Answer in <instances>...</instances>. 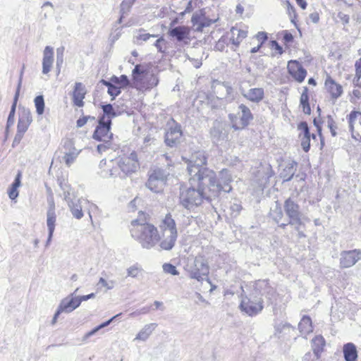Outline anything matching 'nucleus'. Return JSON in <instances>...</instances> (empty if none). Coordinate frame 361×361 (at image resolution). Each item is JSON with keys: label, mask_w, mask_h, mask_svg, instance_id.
Here are the masks:
<instances>
[{"label": "nucleus", "mask_w": 361, "mask_h": 361, "mask_svg": "<svg viewBox=\"0 0 361 361\" xmlns=\"http://www.w3.org/2000/svg\"><path fill=\"white\" fill-rule=\"evenodd\" d=\"M188 178L189 186L181 185L180 188V204L188 210H192L200 206L204 201L213 204L216 194L214 189H211L213 182L204 181V184L197 181H192Z\"/></svg>", "instance_id": "f257e3e1"}, {"label": "nucleus", "mask_w": 361, "mask_h": 361, "mask_svg": "<svg viewBox=\"0 0 361 361\" xmlns=\"http://www.w3.org/2000/svg\"><path fill=\"white\" fill-rule=\"evenodd\" d=\"M274 293V288L269 286L267 280H259L255 283L253 290L248 295H241L239 309L250 317L256 316L264 308L262 296L271 299Z\"/></svg>", "instance_id": "f03ea898"}, {"label": "nucleus", "mask_w": 361, "mask_h": 361, "mask_svg": "<svg viewBox=\"0 0 361 361\" xmlns=\"http://www.w3.org/2000/svg\"><path fill=\"white\" fill-rule=\"evenodd\" d=\"M207 158L203 152H197L192 154L188 161L187 171L189 178L192 181L204 184V181H214V171L207 166Z\"/></svg>", "instance_id": "7ed1b4c3"}, {"label": "nucleus", "mask_w": 361, "mask_h": 361, "mask_svg": "<svg viewBox=\"0 0 361 361\" xmlns=\"http://www.w3.org/2000/svg\"><path fill=\"white\" fill-rule=\"evenodd\" d=\"M132 226L131 235L143 248L150 249L161 240L157 228L153 224H140L138 220H134Z\"/></svg>", "instance_id": "20e7f679"}, {"label": "nucleus", "mask_w": 361, "mask_h": 361, "mask_svg": "<svg viewBox=\"0 0 361 361\" xmlns=\"http://www.w3.org/2000/svg\"><path fill=\"white\" fill-rule=\"evenodd\" d=\"M118 168H113L110 170V176L116 177L119 176L124 178L135 173L140 167L137 153L133 151L128 157L119 158L117 161Z\"/></svg>", "instance_id": "39448f33"}, {"label": "nucleus", "mask_w": 361, "mask_h": 361, "mask_svg": "<svg viewBox=\"0 0 361 361\" xmlns=\"http://www.w3.org/2000/svg\"><path fill=\"white\" fill-rule=\"evenodd\" d=\"M228 118L231 128L235 130H240L246 128L254 119V116L248 106L240 104L237 114H229Z\"/></svg>", "instance_id": "423d86ee"}, {"label": "nucleus", "mask_w": 361, "mask_h": 361, "mask_svg": "<svg viewBox=\"0 0 361 361\" xmlns=\"http://www.w3.org/2000/svg\"><path fill=\"white\" fill-rule=\"evenodd\" d=\"M213 181V187L211 189H214L216 192L215 200L219 201V197L224 193H228L232 190L231 183L233 181L231 173L227 169H223L217 178L216 174L214 172V178Z\"/></svg>", "instance_id": "0eeeda50"}, {"label": "nucleus", "mask_w": 361, "mask_h": 361, "mask_svg": "<svg viewBox=\"0 0 361 361\" xmlns=\"http://www.w3.org/2000/svg\"><path fill=\"white\" fill-rule=\"evenodd\" d=\"M284 213L289 219L290 225H300L303 219V214L299 204L293 198L288 197L283 204Z\"/></svg>", "instance_id": "6e6552de"}, {"label": "nucleus", "mask_w": 361, "mask_h": 361, "mask_svg": "<svg viewBox=\"0 0 361 361\" xmlns=\"http://www.w3.org/2000/svg\"><path fill=\"white\" fill-rule=\"evenodd\" d=\"M169 173L165 169L161 168L154 169L146 183V187L152 192H159L165 185Z\"/></svg>", "instance_id": "1a4fd4ad"}, {"label": "nucleus", "mask_w": 361, "mask_h": 361, "mask_svg": "<svg viewBox=\"0 0 361 361\" xmlns=\"http://www.w3.org/2000/svg\"><path fill=\"white\" fill-rule=\"evenodd\" d=\"M352 137L361 142V112L353 110L347 116Z\"/></svg>", "instance_id": "9d476101"}, {"label": "nucleus", "mask_w": 361, "mask_h": 361, "mask_svg": "<svg viewBox=\"0 0 361 361\" xmlns=\"http://www.w3.org/2000/svg\"><path fill=\"white\" fill-rule=\"evenodd\" d=\"M210 136L214 143L218 144L220 142L228 140V126L225 122L215 120L210 129Z\"/></svg>", "instance_id": "9b49d317"}, {"label": "nucleus", "mask_w": 361, "mask_h": 361, "mask_svg": "<svg viewBox=\"0 0 361 361\" xmlns=\"http://www.w3.org/2000/svg\"><path fill=\"white\" fill-rule=\"evenodd\" d=\"M98 125L97 126L92 138L97 141H111L113 139V133L111 132L112 122L102 121L98 120Z\"/></svg>", "instance_id": "f8f14e48"}, {"label": "nucleus", "mask_w": 361, "mask_h": 361, "mask_svg": "<svg viewBox=\"0 0 361 361\" xmlns=\"http://www.w3.org/2000/svg\"><path fill=\"white\" fill-rule=\"evenodd\" d=\"M361 259V250H344L340 254V267L350 268Z\"/></svg>", "instance_id": "ddd939ff"}, {"label": "nucleus", "mask_w": 361, "mask_h": 361, "mask_svg": "<svg viewBox=\"0 0 361 361\" xmlns=\"http://www.w3.org/2000/svg\"><path fill=\"white\" fill-rule=\"evenodd\" d=\"M183 133L180 124L176 123L174 126L169 128L164 136L165 144L170 147H176L180 143Z\"/></svg>", "instance_id": "4468645a"}, {"label": "nucleus", "mask_w": 361, "mask_h": 361, "mask_svg": "<svg viewBox=\"0 0 361 361\" xmlns=\"http://www.w3.org/2000/svg\"><path fill=\"white\" fill-rule=\"evenodd\" d=\"M287 68L288 73L295 81L299 83L304 81L307 75V71L300 62L291 60L288 62Z\"/></svg>", "instance_id": "2eb2a0df"}, {"label": "nucleus", "mask_w": 361, "mask_h": 361, "mask_svg": "<svg viewBox=\"0 0 361 361\" xmlns=\"http://www.w3.org/2000/svg\"><path fill=\"white\" fill-rule=\"evenodd\" d=\"M78 288L68 297L63 299L58 306L63 312L70 313L80 305V301L75 294L78 292Z\"/></svg>", "instance_id": "dca6fc26"}, {"label": "nucleus", "mask_w": 361, "mask_h": 361, "mask_svg": "<svg viewBox=\"0 0 361 361\" xmlns=\"http://www.w3.org/2000/svg\"><path fill=\"white\" fill-rule=\"evenodd\" d=\"M242 95L247 100L258 104L264 97V90L261 87H255L248 90L247 91H243Z\"/></svg>", "instance_id": "f3484780"}, {"label": "nucleus", "mask_w": 361, "mask_h": 361, "mask_svg": "<svg viewBox=\"0 0 361 361\" xmlns=\"http://www.w3.org/2000/svg\"><path fill=\"white\" fill-rule=\"evenodd\" d=\"M54 62V49L47 46L43 51L42 73L47 74L50 72Z\"/></svg>", "instance_id": "a211bd4d"}, {"label": "nucleus", "mask_w": 361, "mask_h": 361, "mask_svg": "<svg viewBox=\"0 0 361 361\" xmlns=\"http://www.w3.org/2000/svg\"><path fill=\"white\" fill-rule=\"evenodd\" d=\"M168 33L178 42H183L186 39H189L190 30L185 26H177L171 27Z\"/></svg>", "instance_id": "6ab92c4d"}, {"label": "nucleus", "mask_w": 361, "mask_h": 361, "mask_svg": "<svg viewBox=\"0 0 361 361\" xmlns=\"http://www.w3.org/2000/svg\"><path fill=\"white\" fill-rule=\"evenodd\" d=\"M100 106L103 114L99 117L98 120L102 121H109V120L112 122L114 118L119 116L120 112L117 109L115 110L111 104H102Z\"/></svg>", "instance_id": "aec40b11"}, {"label": "nucleus", "mask_w": 361, "mask_h": 361, "mask_svg": "<svg viewBox=\"0 0 361 361\" xmlns=\"http://www.w3.org/2000/svg\"><path fill=\"white\" fill-rule=\"evenodd\" d=\"M64 200L68 202L71 212L74 217L80 219L83 216L82 207L78 204L79 200L74 201L71 200L69 192L64 191Z\"/></svg>", "instance_id": "412c9836"}, {"label": "nucleus", "mask_w": 361, "mask_h": 361, "mask_svg": "<svg viewBox=\"0 0 361 361\" xmlns=\"http://www.w3.org/2000/svg\"><path fill=\"white\" fill-rule=\"evenodd\" d=\"M325 86L333 99H338L343 94V87L336 83L334 79L328 76L325 80Z\"/></svg>", "instance_id": "4be33fe9"}, {"label": "nucleus", "mask_w": 361, "mask_h": 361, "mask_svg": "<svg viewBox=\"0 0 361 361\" xmlns=\"http://www.w3.org/2000/svg\"><path fill=\"white\" fill-rule=\"evenodd\" d=\"M160 228L162 233L178 235L175 220L171 217L170 214L166 215Z\"/></svg>", "instance_id": "5701e85b"}, {"label": "nucleus", "mask_w": 361, "mask_h": 361, "mask_svg": "<svg viewBox=\"0 0 361 361\" xmlns=\"http://www.w3.org/2000/svg\"><path fill=\"white\" fill-rule=\"evenodd\" d=\"M85 91L84 86L81 82H75L73 93V100L75 106L82 107L84 106L83 99L85 98Z\"/></svg>", "instance_id": "b1692460"}, {"label": "nucleus", "mask_w": 361, "mask_h": 361, "mask_svg": "<svg viewBox=\"0 0 361 361\" xmlns=\"http://www.w3.org/2000/svg\"><path fill=\"white\" fill-rule=\"evenodd\" d=\"M297 165L295 161H290L286 164L285 168L280 173V177L283 178V182L290 181L293 178Z\"/></svg>", "instance_id": "393cba45"}, {"label": "nucleus", "mask_w": 361, "mask_h": 361, "mask_svg": "<svg viewBox=\"0 0 361 361\" xmlns=\"http://www.w3.org/2000/svg\"><path fill=\"white\" fill-rule=\"evenodd\" d=\"M345 361H357V350L356 345L353 343H347L343 347Z\"/></svg>", "instance_id": "a878e982"}, {"label": "nucleus", "mask_w": 361, "mask_h": 361, "mask_svg": "<svg viewBox=\"0 0 361 361\" xmlns=\"http://www.w3.org/2000/svg\"><path fill=\"white\" fill-rule=\"evenodd\" d=\"M149 72V67L147 64H137L132 71L133 79L135 82H142L145 76Z\"/></svg>", "instance_id": "bb28decb"}, {"label": "nucleus", "mask_w": 361, "mask_h": 361, "mask_svg": "<svg viewBox=\"0 0 361 361\" xmlns=\"http://www.w3.org/2000/svg\"><path fill=\"white\" fill-rule=\"evenodd\" d=\"M312 349L317 357H321L326 345V341L322 335H317L312 339Z\"/></svg>", "instance_id": "cd10ccee"}, {"label": "nucleus", "mask_w": 361, "mask_h": 361, "mask_svg": "<svg viewBox=\"0 0 361 361\" xmlns=\"http://www.w3.org/2000/svg\"><path fill=\"white\" fill-rule=\"evenodd\" d=\"M56 221V215L55 212V204L53 201L49 202V209L47 212V225L48 231L54 232Z\"/></svg>", "instance_id": "c85d7f7f"}, {"label": "nucleus", "mask_w": 361, "mask_h": 361, "mask_svg": "<svg viewBox=\"0 0 361 361\" xmlns=\"http://www.w3.org/2000/svg\"><path fill=\"white\" fill-rule=\"evenodd\" d=\"M177 237L178 235L162 233V239L159 244L160 247L164 250H172L175 245Z\"/></svg>", "instance_id": "c756f323"}, {"label": "nucleus", "mask_w": 361, "mask_h": 361, "mask_svg": "<svg viewBox=\"0 0 361 361\" xmlns=\"http://www.w3.org/2000/svg\"><path fill=\"white\" fill-rule=\"evenodd\" d=\"M21 172L18 171L15 177L13 182L10 185L8 190V195L11 200H16L19 195L18 188L21 185Z\"/></svg>", "instance_id": "7c9ffc66"}, {"label": "nucleus", "mask_w": 361, "mask_h": 361, "mask_svg": "<svg viewBox=\"0 0 361 361\" xmlns=\"http://www.w3.org/2000/svg\"><path fill=\"white\" fill-rule=\"evenodd\" d=\"M298 329L302 336H306L308 334L312 332L313 327L312 319L307 315H304L298 324Z\"/></svg>", "instance_id": "2f4dec72"}, {"label": "nucleus", "mask_w": 361, "mask_h": 361, "mask_svg": "<svg viewBox=\"0 0 361 361\" xmlns=\"http://www.w3.org/2000/svg\"><path fill=\"white\" fill-rule=\"evenodd\" d=\"M157 324L151 323L146 324L137 334L135 339L140 341H146L157 327Z\"/></svg>", "instance_id": "473e14b6"}, {"label": "nucleus", "mask_w": 361, "mask_h": 361, "mask_svg": "<svg viewBox=\"0 0 361 361\" xmlns=\"http://www.w3.org/2000/svg\"><path fill=\"white\" fill-rule=\"evenodd\" d=\"M23 73V71L22 70L20 72V78L18 80V85H17L16 90V92L14 94L13 101L11 107V110H10L8 116L15 117L17 103H18V101L19 99L20 91L21 85H22Z\"/></svg>", "instance_id": "72a5a7b5"}, {"label": "nucleus", "mask_w": 361, "mask_h": 361, "mask_svg": "<svg viewBox=\"0 0 361 361\" xmlns=\"http://www.w3.org/2000/svg\"><path fill=\"white\" fill-rule=\"evenodd\" d=\"M300 105L302 106L304 114L307 115H310L311 114V108L309 103L308 88L307 87H303L300 99Z\"/></svg>", "instance_id": "f704fd0d"}, {"label": "nucleus", "mask_w": 361, "mask_h": 361, "mask_svg": "<svg viewBox=\"0 0 361 361\" xmlns=\"http://www.w3.org/2000/svg\"><path fill=\"white\" fill-rule=\"evenodd\" d=\"M121 315V313L117 314L115 316L112 317L109 320H107V321H106L104 322H102L99 325H98L96 327H94V329H92L91 331H88L84 336L83 341H85L87 338H89L90 337L92 336L93 335H94L100 329H102L109 326L116 318L118 317Z\"/></svg>", "instance_id": "c9c22d12"}, {"label": "nucleus", "mask_w": 361, "mask_h": 361, "mask_svg": "<svg viewBox=\"0 0 361 361\" xmlns=\"http://www.w3.org/2000/svg\"><path fill=\"white\" fill-rule=\"evenodd\" d=\"M157 35H151L149 33H145L143 29H140L138 30V34L134 36L133 42L137 44H142V42H148L151 39H154L157 37Z\"/></svg>", "instance_id": "e433bc0d"}, {"label": "nucleus", "mask_w": 361, "mask_h": 361, "mask_svg": "<svg viewBox=\"0 0 361 361\" xmlns=\"http://www.w3.org/2000/svg\"><path fill=\"white\" fill-rule=\"evenodd\" d=\"M235 32H237V37H234L233 36L229 39V41L235 47H238L243 39L247 37V32L232 27L231 32L233 35L235 34Z\"/></svg>", "instance_id": "4c0bfd02"}, {"label": "nucleus", "mask_w": 361, "mask_h": 361, "mask_svg": "<svg viewBox=\"0 0 361 361\" xmlns=\"http://www.w3.org/2000/svg\"><path fill=\"white\" fill-rule=\"evenodd\" d=\"M193 265L203 274V276H208L209 272L207 262L202 257H196L194 260Z\"/></svg>", "instance_id": "58836bf2"}, {"label": "nucleus", "mask_w": 361, "mask_h": 361, "mask_svg": "<svg viewBox=\"0 0 361 361\" xmlns=\"http://www.w3.org/2000/svg\"><path fill=\"white\" fill-rule=\"evenodd\" d=\"M20 113L18 120L29 123L32 122V116L30 110L25 106H19Z\"/></svg>", "instance_id": "ea45409f"}, {"label": "nucleus", "mask_w": 361, "mask_h": 361, "mask_svg": "<svg viewBox=\"0 0 361 361\" xmlns=\"http://www.w3.org/2000/svg\"><path fill=\"white\" fill-rule=\"evenodd\" d=\"M270 216L276 224H279L282 219L283 212L278 201L276 202L275 207L274 209H271Z\"/></svg>", "instance_id": "a19ab883"}, {"label": "nucleus", "mask_w": 361, "mask_h": 361, "mask_svg": "<svg viewBox=\"0 0 361 361\" xmlns=\"http://www.w3.org/2000/svg\"><path fill=\"white\" fill-rule=\"evenodd\" d=\"M111 81L121 88H126L130 85V80L126 75H121L120 77L113 75Z\"/></svg>", "instance_id": "79ce46f5"}, {"label": "nucleus", "mask_w": 361, "mask_h": 361, "mask_svg": "<svg viewBox=\"0 0 361 361\" xmlns=\"http://www.w3.org/2000/svg\"><path fill=\"white\" fill-rule=\"evenodd\" d=\"M34 104L37 115L41 116L44 112L45 103L43 95H38L34 99Z\"/></svg>", "instance_id": "37998d69"}, {"label": "nucleus", "mask_w": 361, "mask_h": 361, "mask_svg": "<svg viewBox=\"0 0 361 361\" xmlns=\"http://www.w3.org/2000/svg\"><path fill=\"white\" fill-rule=\"evenodd\" d=\"M298 129L301 130L302 137H312L313 139H316V135L312 134L311 135L310 128L306 121H302L298 125Z\"/></svg>", "instance_id": "c03bdc74"}, {"label": "nucleus", "mask_w": 361, "mask_h": 361, "mask_svg": "<svg viewBox=\"0 0 361 361\" xmlns=\"http://www.w3.org/2000/svg\"><path fill=\"white\" fill-rule=\"evenodd\" d=\"M188 272L191 279H196L198 281H201L204 279L203 274H202V272L200 271L194 265L190 267Z\"/></svg>", "instance_id": "a18cd8bd"}, {"label": "nucleus", "mask_w": 361, "mask_h": 361, "mask_svg": "<svg viewBox=\"0 0 361 361\" xmlns=\"http://www.w3.org/2000/svg\"><path fill=\"white\" fill-rule=\"evenodd\" d=\"M229 39L226 36H222L216 43L214 49L219 51H224L229 42Z\"/></svg>", "instance_id": "49530a36"}, {"label": "nucleus", "mask_w": 361, "mask_h": 361, "mask_svg": "<svg viewBox=\"0 0 361 361\" xmlns=\"http://www.w3.org/2000/svg\"><path fill=\"white\" fill-rule=\"evenodd\" d=\"M166 43L165 39L161 36L155 40L153 45L159 52L164 53L166 48Z\"/></svg>", "instance_id": "de8ad7c7"}, {"label": "nucleus", "mask_w": 361, "mask_h": 361, "mask_svg": "<svg viewBox=\"0 0 361 361\" xmlns=\"http://www.w3.org/2000/svg\"><path fill=\"white\" fill-rule=\"evenodd\" d=\"M64 156L63 157V159L64 160L67 166H71L74 161L75 160L76 157L80 153V151L75 152H63Z\"/></svg>", "instance_id": "09e8293b"}, {"label": "nucleus", "mask_w": 361, "mask_h": 361, "mask_svg": "<svg viewBox=\"0 0 361 361\" xmlns=\"http://www.w3.org/2000/svg\"><path fill=\"white\" fill-rule=\"evenodd\" d=\"M327 127L329 128L331 134L333 137L337 135L336 129L337 126L336 121H334L333 116L331 115L327 116Z\"/></svg>", "instance_id": "8fccbe9b"}, {"label": "nucleus", "mask_w": 361, "mask_h": 361, "mask_svg": "<svg viewBox=\"0 0 361 361\" xmlns=\"http://www.w3.org/2000/svg\"><path fill=\"white\" fill-rule=\"evenodd\" d=\"M163 271L166 274H169L173 276H178L179 274V271L177 270L176 266L171 263H164L162 265Z\"/></svg>", "instance_id": "3c124183"}, {"label": "nucleus", "mask_w": 361, "mask_h": 361, "mask_svg": "<svg viewBox=\"0 0 361 361\" xmlns=\"http://www.w3.org/2000/svg\"><path fill=\"white\" fill-rule=\"evenodd\" d=\"M142 271V268L138 266L137 264H134L127 269V276L136 278L138 276V274Z\"/></svg>", "instance_id": "603ef678"}, {"label": "nucleus", "mask_w": 361, "mask_h": 361, "mask_svg": "<svg viewBox=\"0 0 361 361\" xmlns=\"http://www.w3.org/2000/svg\"><path fill=\"white\" fill-rule=\"evenodd\" d=\"M63 152H75L78 150L75 147L74 142L72 140L66 139L63 142Z\"/></svg>", "instance_id": "864d4df0"}, {"label": "nucleus", "mask_w": 361, "mask_h": 361, "mask_svg": "<svg viewBox=\"0 0 361 361\" xmlns=\"http://www.w3.org/2000/svg\"><path fill=\"white\" fill-rule=\"evenodd\" d=\"M107 92L111 97H112L111 100L113 101L121 93V87L114 84L112 87H109V90H107Z\"/></svg>", "instance_id": "5fc2aeb1"}, {"label": "nucleus", "mask_w": 361, "mask_h": 361, "mask_svg": "<svg viewBox=\"0 0 361 361\" xmlns=\"http://www.w3.org/2000/svg\"><path fill=\"white\" fill-rule=\"evenodd\" d=\"M299 137L301 140V147L302 149L307 152L310 149V138L311 137H302V135H299Z\"/></svg>", "instance_id": "6e6d98bb"}, {"label": "nucleus", "mask_w": 361, "mask_h": 361, "mask_svg": "<svg viewBox=\"0 0 361 361\" xmlns=\"http://www.w3.org/2000/svg\"><path fill=\"white\" fill-rule=\"evenodd\" d=\"M295 231L298 233V238L299 239L306 238V235L305 232L302 230V228L305 226V223L301 221V224L300 225H290Z\"/></svg>", "instance_id": "4d7b16f0"}, {"label": "nucleus", "mask_w": 361, "mask_h": 361, "mask_svg": "<svg viewBox=\"0 0 361 361\" xmlns=\"http://www.w3.org/2000/svg\"><path fill=\"white\" fill-rule=\"evenodd\" d=\"M286 4L288 13L291 18V22L295 25L296 23L294 20L297 16L295 8L288 0L286 1Z\"/></svg>", "instance_id": "13d9d810"}, {"label": "nucleus", "mask_w": 361, "mask_h": 361, "mask_svg": "<svg viewBox=\"0 0 361 361\" xmlns=\"http://www.w3.org/2000/svg\"><path fill=\"white\" fill-rule=\"evenodd\" d=\"M103 143H101L97 145V149L99 154H102L104 152L111 148V141H102Z\"/></svg>", "instance_id": "bf43d9fd"}, {"label": "nucleus", "mask_w": 361, "mask_h": 361, "mask_svg": "<svg viewBox=\"0 0 361 361\" xmlns=\"http://www.w3.org/2000/svg\"><path fill=\"white\" fill-rule=\"evenodd\" d=\"M204 18L201 13H195L192 16L191 21L193 25H197V27H200Z\"/></svg>", "instance_id": "052dcab7"}, {"label": "nucleus", "mask_w": 361, "mask_h": 361, "mask_svg": "<svg viewBox=\"0 0 361 361\" xmlns=\"http://www.w3.org/2000/svg\"><path fill=\"white\" fill-rule=\"evenodd\" d=\"M243 207L240 203H233L231 205V215L237 216L239 215Z\"/></svg>", "instance_id": "680f3d73"}, {"label": "nucleus", "mask_w": 361, "mask_h": 361, "mask_svg": "<svg viewBox=\"0 0 361 361\" xmlns=\"http://www.w3.org/2000/svg\"><path fill=\"white\" fill-rule=\"evenodd\" d=\"M355 81L360 80L361 78V58L355 61Z\"/></svg>", "instance_id": "e2e57ef3"}, {"label": "nucleus", "mask_w": 361, "mask_h": 361, "mask_svg": "<svg viewBox=\"0 0 361 361\" xmlns=\"http://www.w3.org/2000/svg\"><path fill=\"white\" fill-rule=\"evenodd\" d=\"M29 126V123L18 120L17 125V132L24 134L27 130Z\"/></svg>", "instance_id": "0e129e2a"}, {"label": "nucleus", "mask_w": 361, "mask_h": 361, "mask_svg": "<svg viewBox=\"0 0 361 361\" xmlns=\"http://www.w3.org/2000/svg\"><path fill=\"white\" fill-rule=\"evenodd\" d=\"M321 357H317L313 352H307L302 357V361H319Z\"/></svg>", "instance_id": "69168bd1"}, {"label": "nucleus", "mask_w": 361, "mask_h": 361, "mask_svg": "<svg viewBox=\"0 0 361 361\" xmlns=\"http://www.w3.org/2000/svg\"><path fill=\"white\" fill-rule=\"evenodd\" d=\"M293 35L288 30L283 31V40L286 44H290L293 41Z\"/></svg>", "instance_id": "338daca9"}, {"label": "nucleus", "mask_w": 361, "mask_h": 361, "mask_svg": "<svg viewBox=\"0 0 361 361\" xmlns=\"http://www.w3.org/2000/svg\"><path fill=\"white\" fill-rule=\"evenodd\" d=\"M99 283H101L107 290H111L114 287L115 282L114 281L107 282L104 278H100L99 281Z\"/></svg>", "instance_id": "774afa93"}]
</instances>
